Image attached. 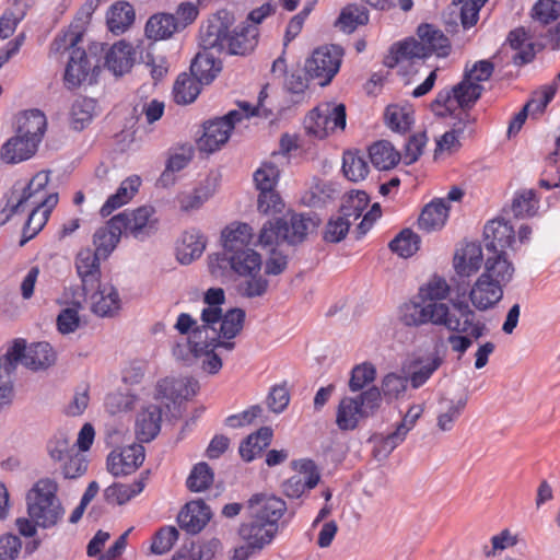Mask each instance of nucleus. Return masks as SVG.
Instances as JSON below:
<instances>
[{
    "label": "nucleus",
    "mask_w": 560,
    "mask_h": 560,
    "mask_svg": "<svg viewBox=\"0 0 560 560\" xmlns=\"http://www.w3.org/2000/svg\"><path fill=\"white\" fill-rule=\"evenodd\" d=\"M466 398L457 400H443V406L438 416V427L442 431H450L453 429L455 421L459 418L466 407Z\"/></svg>",
    "instance_id": "obj_54"
},
{
    "label": "nucleus",
    "mask_w": 560,
    "mask_h": 560,
    "mask_svg": "<svg viewBox=\"0 0 560 560\" xmlns=\"http://www.w3.org/2000/svg\"><path fill=\"white\" fill-rule=\"evenodd\" d=\"M203 340L202 329H196L194 331V336H188L185 341L175 343L172 350L173 355L176 360L190 365L197 360L198 353L201 351Z\"/></svg>",
    "instance_id": "obj_48"
},
{
    "label": "nucleus",
    "mask_w": 560,
    "mask_h": 560,
    "mask_svg": "<svg viewBox=\"0 0 560 560\" xmlns=\"http://www.w3.org/2000/svg\"><path fill=\"white\" fill-rule=\"evenodd\" d=\"M237 534L244 542L252 544L262 550L272 542L278 532L270 524H265L255 517L248 516L246 521L240 524Z\"/></svg>",
    "instance_id": "obj_19"
},
{
    "label": "nucleus",
    "mask_w": 560,
    "mask_h": 560,
    "mask_svg": "<svg viewBox=\"0 0 560 560\" xmlns=\"http://www.w3.org/2000/svg\"><path fill=\"white\" fill-rule=\"evenodd\" d=\"M122 233L119 219L113 217L104 226L95 231L93 236L95 252L102 257H107L116 248Z\"/></svg>",
    "instance_id": "obj_33"
},
{
    "label": "nucleus",
    "mask_w": 560,
    "mask_h": 560,
    "mask_svg": "<svg viewBox=\"0 0 560 560\" xmlns=\"http://www.w3.org/2000/svg\"><path fill=\"white\" fill-rule=\"evenodd\" d=\"M200 84L190 74L180 73L173 86L174 101L177 104H190L200 93Z\"/></svg>",
    "instance_id": "obj_49"
},
{
    "label": "nucleus",
    "mask_w": 560,
    "mask_h": 560,
    "mask_svg": "<svg viewBox=\"0 0 560 560\" xmlns=\"http://www.w3.org/2000/svg\"><path fill=\"white\" fill-rule=\"evenodd\" d=\"M202 52H198L190 65V75L201 84L211 83L218 73L221 71V63L210 54L202 48Z\"/></svg>",
    "instance_id": "obj_38"
},
{
    "label": "nucleus",
    "mask_w": 560,
    "mask_h": 560,
    "mask_svg": "<svg viewBox=\"0 0 560 560\" xmlns=\"http://www.w3.org/2000/svg\"><path fill=\"white\" fill-rule=\"evenodd\" d=\"M369 13L364 7L350 4L342 9L337 26L345 33H352L358 26L366 24Z\"/></svg>",
    "instance_id": "obj_50"
},
{
    "label": "nucleus",
    "mask_w": 560,
    "mask_h": 560,
    "mask_svg": "<svg viewBox=\"0 0 560 560\" xmlns=\"http://www.w3.org/2000/svg\"><path fill=\"white\" fill-rule=\"evenodd\" d=\"M145 480L147 478L141 476L131 485L114 483L105 489L104 498L110 504H125L142 492L145 487Z\"/></svg>",
    "instance_id": "obj_45"
},
{
    "label": "nucleus",
    "mask_w": 560,
    "mask_h": 560,
    "mask_svg": "<svg viewBox=\"0 0 560 560\" xmlns=\"http://www.w3.org/2000/svg\"><path fill=\"white\" fill-rule=\"evenodd\" d=\"M206 248V238L197 230L183 233L177 247L176 256L180 264L188 265L199 258Z\"/></svg>",
    "instance_id": "obj_36"
},
{
    "label": "nucleus",
    "mask_w": 560,
    "mask_h": 560,
    "mask_svg": "<svg viewBox=\"0 0 560 560\" xmlns=\"http://www.w3.org/2000/svg\"><path fill=\"white\" fill-rule=\"evenodd\" d=\"M119 219V225L126 235L144 241L159 229V219L152 206H141L133 210H125L115 215Z\"/></svg>",
    "instance_id": "obj_11"
},
{
    "label": "nucleus",
    "mask_w": 560,
    "mask_h": 560,
    "mask_svg": "<svg viewBox=\"0 0 560 560\" xmlns=\"http://www.w3.org/2000/svg\"><path fill=\"white\" fill-rule=\"evenodd\" d=\"M253 236V229L247 223H230L221 232L223 256L250 247Z\"/></svg>",
    "instance_id": "obj_22"
},
{
    "label": "nucleus",
    "mask_w": 560,
    "mask_h": 560,
    "mask_svg": "<svg viewBox=\"0 0 560 560\" xmlns=\"http://www.w3.org/2000/svg\"><path fill=\"white\" fill-rule=\"evenodd\" d=\"M418 37L424 44L428 56L435 54L438 57H446L451 52L450 39L444 33L432 24H421L417 30Z\"/></svg>",
    "instance_id": "obj_37"
},
{
    "label": "nucleus",
    "mask_w": 560,
    "mask_h": 560,
    "mask_svg": "<svg viewBox=\"0 0 560 560\" xmlns=\"http://www.w3.org/2000/svg\"><path fill=\"white\" fill-rule=\"evenodd\" d=\"M223 257L231 269L241 277L259 273L262 266L260 254L252 247L241 249Z\"/></svg>",
    "instance_id": "obj_32"
},
{
    "label": "nucleus",
    "mask_w": 560,
    "mask_h": 560,
    "mask_svg": "<svg viewBox=\"0 0 560 560\" xmlns=\"http://www.w3.org/2000/svg\"><path fill=\"white\" fill-rule=\"evenodd\" d=\"M213 482V472L207 463L197 464L187 478L190 491L200 492L208 489Z\"/></svg>",
    "instance_id": "obj_63"
},
{
    "label": "nucleus",
    "mask_w": 560,
    "mask_h": 560,
    "mask_svg": "<svg viewBox=\"0 0 560 560\" xmlns=\"http://www.w3.org/2000/svg\"><path fill=\"white\" fill-rule=\"evenodd\" d=\"M144 460V447L131 444L118 451H113L107 457V469L115 476H126L137 470Z\"/></svg>",
    "instance_id": "obj_13"
},
{
    "label": "nucleus",
    "mask_w": 560,
    "mask_h": 560,
    "mask_svg": "<svg viewBox=\"0 0 560 560\" xmlns=\"http://www.w3.org/2000/svg\"><path fill=\"white\" fill-rule=\"evenodd\" d=\"M47 119L39 109H30L18 117L16 135L39 144L46 131Z\"/></svg>",
    "instance_id": "obj_25"
},
{
    "label": "nucleus",
    "mask_w": 560,
    "mask_h": 560,
    "mask_svg": "<svg viewBox=\"0 0 560 560\" xmlns=\"http://www.w3.org/2000/svg\"><path fill=\"white\" fill-rule=\"evenodd\" d=\"M225 301L224 291L221 288H211L205 293L203 302L207 306L201 312L203 323H213L222 311L220 305Z\"/></svg>",
    "instance_id": "obj_60"
},
{
    "label": "nucleus",
    "mask_w": 560,
    "mask_h": 560,
    "mask_svg": "<svg viewBox=\"0 0 560 560\" xmlns=\"http://www.w3.org/2000/svg\"><path fill=\"white\" fill-rule=\"evenodd\" d=\"M450 207L443 198L433 199L421 211L419 229L432 232L442 229L448 219Z\"/></svg>",
    "instance_id": "obj_31"
},
{
    "label": "nucleus",
    "mask_w": 560,
    "mask_h": 560,
    "mask_svg": "<svg viewBox=\"0 0 560 560\" xmlns=\"http://www.w3.org/2000/svg\"><path fill=\"white\" fill-rule=\"evenodd\" d=\"M485 91L483 85L471 83L463 78L460 82L451 89L441 90L433 100L431 107L440 116L452 115L459 109L464 117L460 118L465 125L472 126L476 118L469 110L476 105Z\"/></svg>",
    "instance_id": "obj_6"
},
{
    "label": "nucleus",
    "mask_w": 560,
    "mask_h": 560,
    "mask_svg": "<svg viewBox=\"0 0 560 560\" xmlns=\"http://www.w3.org/2000/svg\"><path fill=\"white\" fill-rule=\"evenodd\" d=\"M381 390L372 386L355 396H345L336 410V425L341 431H353L374 416L381 407Z\"/></svg>",
    "instance_id": "obj_7"
},
{
    "label": "nucleus",
    "mask_w": 560,
    "mask_h": 560,
    "mask_svg": "<svg viewBox=\"0 0 560 560\" xmlns=\"http://www.w3.org/2000/svg\"><path fill=\"white\" fill-rule=\"evenodd\" d=\"M260 95H262V92ZM262 112L265 109L261 106V96H259L257 106H252L249 103L244 102L240 104V110H231L224 117L207 122L203 135L198 140L199 149L207 153L219 150L229 140L235 122L241 121L243 118L260 116ZM264 115L267 116L266 113Z\"/></svg>",
    "instance_id": "obj_8"
},
{
    "label": "nucleus",
    "mask_w": 560,
    "mask_h": 560,
    "mask_svg": "<svg viewBox=\"0 0 560 560\" xmlns=\"http://www.w3.org/2000/svg\"><path fill=\"white\" fill-rule=\"evenodd\" d=\"M141 179L137 175H132L122 180L117 191L110 195L101 208V214L108 217L113 211L126 205L138 191Z\"/></svg>",
    "instance_id": "obj_39"
},
{
    "label": "nucleus",
    "mask_w": 560,
    "mask_h": 560,
    "mask_svg": "<svg viewBox=\"0 0 560 560\" xmlns=\"http://www.w3.org/2000/svg\"><path fill=\"white\" fill-rule=\"evenodd\" d=\"M95 101L89 97H78L70 108V125L74 130H83L88 127L95 114Z\"/></svg>",
    "instance_id": "obj_47"
},
{
    "label": "nucleus",
    "mask_w": 560,
    "mask_h": 560,
    "mask_svg": "<svg viewBox=\"0 0 560 560\" xmlns=\"http://www.w3.org/2000/svg\"><path fill=\"white\" fill-rule=\"evenodd\" d=\"M199 390V383L192 377H165L158 382L156 396L173 402L189 399Z\"/></svg>",
    "instance_id": "obj_17"
},
{
    "label": "nucleus",
    "mask_w": 560,
    "mask_h": 560,
    "mask_svg": "<svg viewBox=\"0 0 560 560\" xmlns=\"http://www.w3.org/2000/svg\"><path fill=\"white\" fill-rule=\"evenodd\" d=\"M376 370L375 366L370 362H364L355 365L351 371V377L349 381V389L352 393L360 392L366 385L375 380Z\"/></svg>",
    "instance_id": "obj_64"
},
{
    "label": "nucleus",
    "mask_w": 560,
    "mask_h": 560,
    "mask_svg": "<svg viewBox=\"0 0 560 560\" xmlns=\"http://www.w3.org/2000/svg\"><path fill=\"white\" fill-rule=\"evenodd\" d=\"M392 52L395 55L394 58L396 62L429 57L427 48L420 38H408L404 42L397 43L392 48Z\"/></svg>",
    "instance_id": "obj_53"
},
{
    "label": "nucleus",
    "mask_w": 560,
    "mask_h": 560,
    "mask_svg": "<svg viewBox=\"0 0 560 560\" xmlns=\"http://www.w3.org/2000/svg\"><path fill=\"white\" fill-rule=\"evenodd\" d=\"M539 208V199L533 189H523L515 194L512 211L517 218L533 217Z\"/></svg>",
    "instance_id": "obj_52"
},
{
    "label": "nucleus",
    "mask_w": 560,
    "mask_h": 560,
    "mask_svg": "<svg viewBox=\"0 0 560 560\" xmlns=\"http://www.w3.org/2000/svg\"><path fill=\"white\" fill-rule=\"evenodd\" d=\"M288 164V159L282 153H272L269 160L261 163L260 167L254 173V182L257 189H275L281 167Z\"/></svg>",
    "instance_id": "obj_30"
},
{
    "label": "nucleus",
    "mask_w": 560,
    "mask_h": 560,
    "mask_svg": "<svg viewBox=\"0 0 560 560\" xmlns=\"http://www.w3.org/2000/svg\"><path fill=\"white\" fill-rule=\"evenodd\" d=\"M37 144L21 136L11 137L0 149V159L7 164H18L31 159L37 151Z\"/></svg>",
    "instance_id": "obj_28"
},
{
    "label": "nucleus",
    "mask_w": 560,
    "mask_h": 560,
    "mask_svg": "<svg viewBox=\"0 0 560 560\" xmlns=\"http://www.w3.org/2000/svg\"><path fill=\"white\" fill-rule=\"evenodd\" d=\"M452 313L445 303L408 302L400 307V320L409 327H420L427 324L443 326L451 331L468 334L479 339L488 332L481 320H476V313L466 301H454Z\"/></svg>",
    "instance_id": "obj_1"
},
{
    "label": "nucleus",
    "mask_w": 560,
    "mask_h": 560,
    "mask_svg": "<svg viewBox=\"0 0 560 560\" xmlns=\"http://www.w3.org/2000/svg\"><path fill=\"white\" fill-rule=\"evenodd\" d=\"M100 254L91 248L81 249L75 257L77 272L82 282V290L85 295L92 292L100 281Z\"/></svg>",
    "instance_id": "obj_18"
},
{
    "label": "nucleus",
    "mask_w": 560,
    "mask_h": 560,
    "mask_svg": "<svg viewBox=\"0 0 560 560\" xmlns=\"http://www.w3.org/2000/svg\"><path fill=\"white\" fill-rule=\"evenodd\" d=\"M217 190V180L212 177H207L199 183L192 190L184 191L178 196L179 208L183 211H191L199 209L206 201H208Z\"/></svg>",
    "instance_id": "obj_34"
},
{
    "label": "nucleus",
    "mask_w": 560,
    "mask_h": 560,
    "mask_svg": "<svg viewBox=\"0 0 560 560\" xmlns=\"http://www.w3.org/2000/svg\"><path fill=\"white\" fill-rule=\"evenodd\" d=\"M245 312L242 308H231L224 315L222 311L219 318L213 323H203V327L211 330L212 335L231 340L235 338L243 329Z\"/></svg>",
    "instance_id": "obj_23"
},
{
    "label": "nucleus",
    "mask_w": 560,
    "mask_h": 560,
    "mask_svg": "<svg viewBox=\"0 0 560 560\" xmlns=\"http://www.w3.org/2000/svg\"><path fill=\"white\" fill-rule=\"evenodd\" d=\"M346 127V107L343 104L323 103L310 112L305 118L308 133L323 139L330 131Z\"/></svg>",
    "instance_id": "obj_10"
},
{
    "label": "nucleus",
    "mask_w": 560,
    "mask_h": 560,
    "mask_svg": "<svg viewBox=\"0 0 560 560\" xmlns=\"http://www.w3.org/2000/svg\"><path fill=\"white\" fill-rule=\"evenodd\" d=\"M59 486L51 478L37 480L26 494L27 514L42 528H51L62 521L65 509L57 493Z\"/></svg>",
    "instance_id": "obj_5"
},
{
    "label": "nucleus",
    "mask_w": 560,
    "mask_h": 560,
    "mask_svg": "<svg viewBox=\"0 0 560 560\" xmlns=\"http://www.w3.org/2000/svg\"><path fill=\"white\" fill-rule=\"evenodd\" d=\"M271 438L272 431L267 427L260 428L256 433L248 435L240 445L241 457L246 462L253 460L270 444Z\"/></svg>",
    "instance_id": "obj_46"
},
{
    "label": "nucleus",
    "mask_w": 560,
    "mask_h": 560,
    "mask_svg": "<svg viewBox=\"0 0 560 560\" xmlns=\"http://www.w3.org/2000/svg\"><path fill=\"white\" fill-rule=\"evenodd\" d=\"M418 366L410 373L409 382L413 388H419L432 376V374L441 366L442 359L432 355L424 361L416 362Z\"/></svg>",
    "instance_id": "obj_59"
},
{
    "label": "nucleus",
    "mask_w": 560,
    "mask_h": 560,
    "mask_svg": "<svg viewBox=\"0 0 560 560\" xmlns=\"http://www.w3.org/2000/svg\"><path fill=\"white\" fill-rule=\"evenodd\" d=\"M369 156L377 170L384 171L395 167L401 159L400 153L386 140L373 143L369 148Z\"/></svg>",
    "instance_id": "obj_43"
},
{
    "label": "nucleus",
    "mask_w": 560,
    "mask_h": 560,
    "mask_svg": "<svg viewBox=\"0 0 560 560\" xmlns=\"http://www.w3.org/2000/svg\"><path fill=\"white\" fill-rule=\"evenodd\" d=\"M420 237L410 229L402 230L390 243L392 252L400 257H411L420 247Z\"/></svg>",
    "instance_id": "obj_55"
},
{
    "label": "nucleus",
    "mask_w": 560,
    "mask_h": 560,
    "mask_svg": "<svg viewBox=\"0 0 560 560\" xmlns=\"http://www.w3.org/2000/svg\"><path fill=\"white\" fill-rule=\"evenodd\" d=\"M234 18L228 11H219L200 28V46L205 49H215L218 52L241 55L252 52L258 43V27L248 23L230 27Z\"/></svg>",
    "instance_id": "obj_3"
},
{
    "label": "nucleus",
    "mask_w": 560,
    "mask_h": 560,
    "mask_svg": "<svg viewBox=\"0 0 560 560\" xmlns=\"http://www.w3.org/2000/svg\"><path fill=\"white\" fill-rule=\"evenodd\" d=\"M486 249L492 254L505 253L514 242V229L503 220H492L483 229Z\"/></svg>",
    "instance_id": "obj_20"
},
{
    "label": "nucleus",
    "mask_w": 560,
    "mask_h": 560,
    "mask_svg": "<svg viewBox=\"0 0 560 560\" xmlns=\"http://www.w3.org/2000/svg\"><path fill=\"white\" fill-rule=\"evenodd\" d=\"M284 241L291 245L303 242L315 222L302 213H293L289 218H282Z\"/></svg>",
    "instance_id": "obj_42"
},
{
    "label": "nucleus",
    "mask_w": 560,
    "mask_h": 560,
    "mask_svg": "<svg viewBox=\"0 0 560 560\" xmlns=\"http://www.w3.org/2000/svg\"><path fill=\"white\" fill-rule=\"evenodd\" d=\"M49 183V172L40 171L33 176L27 187L15 202L0 212V225L4 224L13 214L30 211L27 221L23 228L21 245L33 238L44 228L51 210L58 203V195L47 194L46 186Z\"/></svg>",
    "instance_id": "obj_2"
},
{
    "label": "nucleus",
    "mask_w": 560,
    "mask_h": 560,
    "mask_svg": "<svg viewBox=\"0 0 560 560\" xmlns=\"http://www.w3.org/2000/svg\"><path fill=\"white\" fill-rule=\"evenodd\" d=\"M405 439L406 438L402 435V433L396 429L394 432L387 435H373L370 440L373 443V456L377 460L386 459L392 454V452L405 441Z\"/></svg>",
    "instance_id": "obj_51"
},
{
    "label": "nucleus",
    "mask_w": 560,
    "mask_h": 560,
    "mask_svg": "<svg viewBox=\"0 0 560 560\" xmlns=\"http://www.w3.org/2000/svg\"><path fill=\"white\" fill-rule=\"evenodd\" d=\"M246 509L249 517H255L279 532V521L287 512V503L275 495L257 493L252 495Z\"/></svg>",
    "instance_id": "obj_12"
},
{
    "label": "nucleus",
    "mask_w": 560,
    "mask_h": 560,
    "mask_svg": "<svg viewBox=\"0 0 560 560\" xmlns=\"http://www.w3.org/2000/svg\"><path fill=\"white\" fill-rule=\"evenodd\" d=\"M343 50L337 45H326L316 48L305 61V71L312 79H317L322 86L331 82L338 73L342 61Z\"/></svg>",
    "instance_id": "obj_9"
},
{
    "label": "nucleus",
    "mask_w": 560,
    "mask_h": 560,
    "mask_svg": "<svg viewBox=\"0 0 560 560\" xmlns=\"http://www.w3.org/2000/svg\"><path fill=\"white\" fill-rule=\"evenodd\" d=\"M95 68L92 67L85 50L73 49L70 54L69 61L65 70V84L68 89H75L88 81L91 72Z\"/></svg>",
    "instance_id": "obj_24"
},
{
    "label": "nucleus",
    "mask_w": 560,
    "mask_h": 560,
    "mask_svg": "<svg viewBox=\"0 0 560 560\" xmlns=\"http://www.w3.org/2000/svg\"><path fill=\"white\" fill-rule=\"evenodd\" d=\"M210 518V508L202 500L188 502L177 516L179 526L190 534L199 533Z\"/></svg>",
    "instance_id": "obj_21"
},
{
    "label": "nucleus",
    "mask_w": 560,
    "mask_h": 560,
    "mask_svg": "<svg viewBox=\"0 0 560 560\" xmlns=\"http://www.w3.org/2000/svg\"><path fill=\"white\" fill-rule=\"evenodd\" d=\"M482 259L481 246L476 242L466 243L454 256V269L458 276L469 277L480 269Z\"/></svg>",
    "instance_id": "obj_27"
},
{
    "label": "nucleus",
    "mask_w": 560,
    "mask_h": 560,
    "mask_svg": "<svg viewBox=\"0 0 560 560\" xmlns=\"http://www.w3.org/2000/svg\"><path fill=\"white\" fill-rule=\"evenodd\" d=\"M504 288L480 275L471 285L468 298L481 312L493 308L503 298Z\"/></svg>",
    "instance_id": "obj_16"
},
{
    "label": "nucleus",
    "mask_w": 560,
    "mask_h": 560,
    "mask_svg": "<svg viewBox=\"0 0 560 560\" xmlns=\"http://www.w3.org/2000/svg\"><path fill=\"white\" fill-rule=\"evenodd\" d=\"M175 15L158 13L152 15L145 24V35L150 39L162 40L179 32Z\"/></svg>",
    "instance_id": "obj_41"
},
{
    "label": "nucleus",
    "mask_w": 560,
    "mask_h": 560,
    "mask_svg": "<svg viewBox=\"0 0 560 560\" xmlns=\"http://www.w3.org/2000/svg\"><path fill=\"white\" fill-rule=\"evenodd\" d=\"M506 43L516 50L513 56L515 65H524L533 60L535 56L534 45L528 33L523 27L515 28L509 33Z\"/></svg>",
    "instance_id": "obj_44"
},
{
    "label": "nucleus",
    "mask_w": 560,
    "mask_h": 560,
    "mask_svg": "<svg viewBox=\"0 0 560 560\" xmlns=\"http://www.w3.org/2000/svg\"><path fill=\"white\" fill-rule=\"evenodd\" d=\"M162 409L150 405L139 412L136 421V433L140 442L152 441L161 430Z\"/></svg>",
    "instance_id": "obj_35"
},
{
    "label": "nucleus",
    "mask_w": 560,
    "mask_h": 560,
    "mask_svg": "<svg viewBox=\"0 0 560 560\" xmlns=\"http://www.w3.org/2000/svg\"><path fill=\"white\" fill-rule=\"evenodd\" d=\"M135 18L136 14L132 5L126 1H118L108 9L106 23L113 34L119 35L132 25Z\"/></svg>",
    "instance_id": "obj_40"
},
{
    "label": "nucleus",
    "mask_w": 560,
    "mask_h": 560,
    "mask_svg": "<svg viewBox=\"0 0 560 560\" xmlns=\"http://www.w3.org/2000/svg\"><path fill=\"white\" fill-rule=\"evenodd\" d=\"M342 171L349 180L359 182L368 176L369 164L363 156L349 151L343 154Z\"/></svg>",
    "instance_id": "obj_57"
},
{
    "label": "nucleus",
    "mask_w": 560,
    "mask_h": 560,
    "mask_svg": "<svg viewBox=\"0 0 560 560\" xmlns=\"http://www.w3.org/2000/svg\"><path fill=\"white\" fill-rule=\"evenodd\" d=\"M294 468L303 475H296L288 479L283 485L287 497L298 499L306 490L315 488L320 479L319 472L311 459H301L294 463Z\"/></svg>",
    "instance_id": "obj_14"
},
{
    "label": "nucleus",
    "mask_w": 560,
    "mask_h": 560,
    "mask_svg": "<svg viewBox=\"0 0 560 560\" xmlns=\"http://www.w3.org/2000/svg\"><path fill=\"white\" fill-rule=\"evenodd\" d=\"M369 196L365 191H351L345 199L340 208V213L349 218L351 223L358 220L369 205Z\"/></svg>",
    "instance_id": "obj_58"
},
{
    "label": "nucleus",
    "mask_w": 560,
    "mask_h": 560,
    "mask_svg": "<svg viewBox=\"0 0 560 560\" xmlns=\"http://www.w3.org/2000/svg\"><path fill=\"white\" fill-rule=\"evenodd\" d=\"M56 360L51 346L36 342L28 347L25 340L15 339L0 358V405H8L13 397V374L19 363L31 370L47 369Z\"/></svg>",
    "instance_id": "obj_4"
},
{
    "label": "nucleus",
    "mask_w": 560,
    "mask_h": 560,
    "mask_svg": "<svg viewBox=\"0 0 560 560\" xmlns=\"http://www.w3.org/2000/svg\"><path fill=\"white\" fill-rule=\"evenodd\" d=\"M450 294L447 281L439 276L432 277L421 289L420 298L425 302H438L445 300Z\"/></svg>",
    "instance_id": "obj_61"
},
{
    "label": "nucleus",
    "mask_w": 560,
    "mask_h": 560,
    "mask_svg": "<svg viewBox=\"0 0 560 560\" xmlns=\"http://www.w3.org/2000/svg\"><path fill=\"white\" fill-rule=\"evenodd\" d=\"M514 272V265L508 258L506 253H500L487 257L481 275L505 288L512 281Z\"/></svg>",
    "instance_id": "obj_29"
},
{
    "label": "nucleus",
    "mask_w": 560,
    "mask_h": 560,
    "mask_svg": "<svg viewBox=\"0 0 560 560\" xmlns=\"http://www.w3.org/2000/svg\"><path fill=\"white\" fill-rule=\"evenodd\" d=\"M385 120L388 128L399 133L408 131L413 124L411 110L398 105L387 106Z\"/></svg>",
    "instance_id": "obj_56"
},
{
    "label": "nucleus",
    "mask_w": 560,
    "mask_h": 560,
    "mask_svg": "<svg viewBox=\"0 0 560 560\" xmlns=\"http://www.w3.org/2000/svg\"><path fill=\"white\" fill-rule=\"evenodd\" d=\"M91 293V311L100 317H114L121 310V299L118 290L112 283H96Z\"/></svg>",
    "instance_id": "obj_15"
},
{
    "label": "nucleus",
    "mask_w": 560,
    "mask_h": 560,
    "mask_svg": "<svg viewBox=\"0 0 560 560\" xmlns=\"http://www.w3.org/2000/svg\"><path fill=\"white\" fill-rule=\"evenodd\" d=\"M136 60L133 46L125 40L114 44L105 56V65L115 75L127 73Z\"/></svg>",
    "instance_id": "obj_26"
},
{
    "label": "nucleus",
    "mask_w": 560,
    "mask_h": 560,
    "mask_svg": "<svg viewBox=\"0 0 560 560\" xmlns=\"http://www.w3.org/2000/svg\"><path fill=\"white\" fill-rule=\"evenodd\" d=\"M558 90L557 82L542 85L536 91L524 108L532 114H541L547 105L553 100Z\"/></svg>",
    "instance_id": "obj_62"
}]
</instances>
